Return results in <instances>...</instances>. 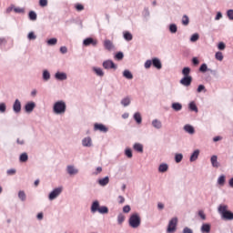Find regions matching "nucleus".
Returning <instances> with one entry per match:
<instances>
[{"instance_id":"1","label":"nucleus","mask_w":233,"mask_h":233,"mask_svg":"<svg viewBox=\"0 0 233 233\" xmlns=\"http://www.w3.org/2000/svg\"><path fill=\"white\" fill-rule=\"evenodd\" d=\"M218 212L221 216V219H224V221L233 220V212L228 210V205L220 204L218 208Z\"/></svg>"},{"instance_id":"2","label":"nucleus","mask_w":233,"mask_h":233,"mask_svg":"<svg viewBox=\"0 0 233 233\" xmlns=\"http://www.w3.org/2000/svg\"><path fill=\"white\" fill-rule=\"evenodd\" d=\"M182 75L184 76L179 83L182 86H190L192 85V76H190V67H184L182 69Z\"/></svg>"},{"instance_id":"3","label":"nucleus","mask_w":233,"mask_h":233,"mask_svg":"<svg viewBox=\"0 0 233 233\" xmlns=\"http://www.w3.org/2000/svg\"><path fill=\"white\" fill-rule=\"evenodd\" d=\"M53 112L58 116H61L66 112V103L63 100L56 101L53 106Z\"/></svg>"},{"instance_id":"4","label":"nucleus","mask_w":233,"mask_h":233,"mask_svg":"<svg viewBox=\"0 0 233 233\" xmlns=\"http://www.w3.org/2000/svg\"><path fill=\"white\" fill-rule=\"evenodd\" d=\"M128 224L131 228H139L141 227V216L138 213H133L129 217Z\"/></svg>"},{"instance_id":"5","label":"nucleus","mask_w":233,"mask_h":233,"mask_svg":"<svg viewBox=\"0 0 233 233\" xmlns=\"http://www.w3.org/2000/svg\"><path fill=\"white\" fill-rule=\"evenodd\" d=\"M176 230H177V218L175 217L169 220L167 232L174 233Z\"/></svg>"},{"instance_id":"6","label":"nucleus","mask_w":233,"mask_h":233,"mask_svg":"<svg viewBox=\"0 0 233 233\" xmlns=\"http://www.w3.org/2000/svg\"><path fill=\"white\" fill-rule=\"evenodd\" d=\"M61 192H63V187H56L55 189H53L48 195L49 201H54V199H57V198L61 196Z\"/></svg>"},{"instance_id":"7","label":"nucleus","mask_w":233,"mask_h":233,"mask_svg":"<svg viewBox=\"0 0 233 233\" xmlns=\"http://www.w3.org/2000/svg\"><path fill=\"white\" fill-rule=\"evenodd\" d=\"M103 68L105 70H117V65L114 63V61L108 59L105 60L102 64Z\"/></svg>"},{"instance_id":"8","label":"nucleus","mask_w":233,"mask_h":233,"mask_svg":"<svg viewBox=\"0 0 233 233\" xmlns=\"http://www.w3.org/2000/svg\"><path fill=\"white\" fill-rule=\"evenodd\" d=\"M97 39L93 38V37H87L86 39L83 40V46H97Z\"/></svg>"},{"instance_id":"9","label":"nucleus","mask_w":233,"mask_h":233,"mask_svg":"<svg viewBox=\"0 0 233 233\" xmlns=\"http://www.w3.org/2000/svg\"><path fill=\"white\" fill-rule=\"evenodd\" d=\"M94 130L95 131H99V132H103L104 134H106V132H108V127H106V126L103 125V124H97L96 123L94 125Z\"/></svg>"},{"instance_id":"10","label":"nucleus","mask_w":233,"mask_h":233,"mask_svg":"<svg viewBox=\"0 0 233 233\" xmlns=\"http://www.w3.org/2000/svg\"><path fill=\"white\" fill-rule=\"evenodd\" d=\"M66 172L69 176H76L79 174V169L76 168L75 166L69 165L66 167Z\"/></svg>"},{"instance_id":"11","label":"nucleus","mask_w":233,"mask_h":233,"mask_svg":"<svg viewBox=\"0 0 233 233\" xmlns=\"http://www.w3.org/2000/svg\"><path fill=\"white\" fill-rule=\"evenodd\" d=\"M67 78H68V76L66 75V73L56 72L55 74V79H56L57 81H66Z\"/></svg>"},{"instance_id":"12","label":"nucleus","mask_w":233,"mask_h":233,"mask_svg":"<svg viewBox=\"0 0 233 233\" xmlns=\"http://www.w3.org/2000/svg\"><path fill=\"white\" fill-rule=\"evenodd\" d=\"M34 108H35V102H28L25 106V111L27 114H31V112H34Z\"/></svg>"},{"instance_id":"13","label":"nucleus","mask_w":233,"mask_h":233,"mask_svg":"<svg viewBox=\"0 0 233 233\" xmlns=\"http://www.w3.org/2000/svg\"><path fill=\"white\" fill-rule=\"evenodd\" d=\"M13 110L15 114H19L21 112V101L19 99H15L13 104Z\"/></svg>"},{"instance_id":"14","label":"nucleus","mask_w":233,"mask_h":233,"mask_svg":"<svg viewBox=\"0 0 233 233\" xmlns=\"http://www.w3.org/2000/svg\"><path fill=\"white\" fill-rule=\"evenodd\" d=\"M152 65L157 70H161V68H163V65L161 64V60H159V58H157V57H155V58L152 59Z\"/></svg>"},{"instance_id":"15","label":"nucleus","mask_w":233,"mask_h":233,"mask_svg":"<svg viewBox=\"0 0 233 233\" xmlns=\"http://www.w3.org/2000/svg\"><path fill=\"white\" fill-rule=\"evenodd\" d=\"M82 146L90 148V147H92V138L90 137L83 138Z\"/></svg>"},{"instance_id":"16","label":"nucleus","mask_w":233,"mask_h":233,"mask_svg":"<svg viewBox=\"0 0 233 233\" xmlns=\"http://www.w3.org/2000/svg\"><path fill=\"white\" fill-rule=\"evenodd\" d=\"M210 163L213 168H219V163L218 162V156L216 155L211 156Z\"/></svg>"},{"instance_id":"17","label":"nucleus","mask_w":233,"mask_h":233,"mask_svg":"<svg viewBox=\"0 0 233 233\" xmlns=\"http://www.w3.org/2000/svg\"><path fill=\"white\" fill-rule=\"evenodd\" d=\"M99 201L95 200L91 205V212L92 214H96V212H99Z\"/></svg>"},{"instance_id":"18","label":"nucleus","mask_w":233,"mask_h":233,"mask_svg":"<svg viewBox=\"0 0 233 233\" xmlns=\"http://www.w3.org/2000/svg\"><path fill=\"white\" fill-rule=\"evenodd\" d=\"M184 130L187 132V134H190V136L196 134V129H194V127L190 126L189 124L184 126Z\"/></svg>"},{"instance_id":"19","label":"nucleus","mask_w":233,"mask_h":233,"mask_svg":"<svg viewBox=\"0 0 233 233\" xmlns=\"http://www.w3.org/2000/svg\"><path fill=\"white\" fill-rule=\"evenodd\" d=\"M199 157V149L195 150L189 158L190 163H194V161H198V158Z\"/></svg>"},{"instance_id":"20","label":"nucleus","mask_w":233,"mask_h":233,"mask_svg":"<svg viewBox=\"0 0 233 233\" xmlns=\"http://www.w3.org/2000/svg\"><path fill=\"white\" fill-rule=\"evenodd\" d=\"M133 118L135 119L137 125H141V123H143V117H141L140 112H136L133 116Z\"/></svg>"},{"instance_id":"21","label":"nucleus","mask_w":233,"mask_h":233,"mask_svg":"<svg viewBox=\"0 0 233 233\" xmlns=\"http://www.w3.org/2000/svg\"><path fill=\"white\" fill-rule=\"evenodd\" d=\"M171 108H173L175 112H179L183 109V105H181L179 102H175L171 105Z\"/></svg>"},{"instance_id":"22","label":"nucleus","mask_w":233,"mask_h":233,"mask_svg":"<svg viewBox=\"0 0 233 233\" xmlns=\"http://www.w3.org/2000/svg\"><path fill=\"white\" fill-rule=\"evenodd\" d=\"M97 182H98V185H100V187H106V185L110 183V178L108 177H106L104 178L98 179Z\"/></svg>"},{"instance_id":"23","label":"nucleus","mask_w":233,"mask_h":233,"mask_svg":"<svg viewBox=\"0 0 233 233\" xmlns=\"http://www.w3.org/2000/svg\"><path fill=\"white\" fill-rule=\"evenodd\" d=\"M93 72H95L98 77H103L105 76V72L101 67H93Z\"/></svg>"},{"instance_id":"24","label":"nucleus","mask_w":233,"mask_h":233,"mask_svg":"<svg viewBox=\"0 0 233 233\" xmlns=\"http://www.w3.org/2000/svg\"><path fill=\"white\" fill-rule=\"evenodd\" d=\"M123 77L126 79H134V75H132V72L130 70L126 69L123 71Z\"/></svg>"},{"instance_id":"25","label":"nucleus","mask_w":233,"mask_h":233,"mask_svg":"<svg viewBox=\"0 0 233 233\" xmlns=\"http://www.w3.org/2000/svg\"><path fill=\"white\" fill-rule=\"evenodd\" d=\"M152 127H154V128H157V130H159V128H162L163 124L158 119H154L152 121Z\"/></svg>"},{"instance_id":"26","label":"nucleus","mask_w":233,"mask_h":233,"mask_svg":"<svg viewBox=\"0 0 233 233\" xmlns=\"http://www.w3.org/2000/svg\"><path fill=\"white\" fill-rule=\"evenodd\" d=\"M134 150L136 152H139L140 154H143V144L135 143L133 146Z\"/></svg>"},{"instance_id":"27","label":"nucleus","mask_w":233,"mask_h":233,"mask_svg":"<svg viewBox=\"0 0 233 233\" xmlns=\"http://www.w3.org/2000/svg\"><path fill=\"white\" fill-rule=\"evenodd\" d=\"M104 47L106 48V50H112V48H114V44H112V41L110 40H105Z\"/></svg>"},{"instance_id":"28","label":"nucleus","mask_w":233,"mask_h":233,"mask_svg":"<svg viewBox=\"0 0 233 233\" xmlns=\"http://www.w3.org/2000/svg\"><path fill=\"white\" fill-rule=\"evenodd\" d=\"M168 170V164H160L158 167V172H161L162 174L167 172Z\"/></svg>"},{"instance_id":"29","label":"nucleus","mask_w":233,"mask_h":233,"mask_svg":"<svg viewBox=\"0 0 233 233\" xmlns=\"http://www.w3.org/2000/svg\"><path fill=\"white\" fill-rule=\"evenodd\" d=\"M123 35H124V39L126 40V41H132V39H133V35H132V34L130 33V32H128V31H125L124 33H123Z\"/></svg>"},{"instance_id":"30","label":"nucleus","mask_w":233,"mask_h":233,"mask_svg":"<svg viewBox=\"0 0 233 233\" xmlns=\"http://www.w3.org/2000/svg\"><path fill=\"white\" fill-rule=\"evenodd\" d=\"M225 181H227L225 175H221L218 178V185H219L220 187H224L225 186Z\"/></svg>"},{"instance_id":"31","label":"nucleus","mask_w":233,"mask_h":233,"mask_svg":"<svg viewBox=\"0 0 233 233\" xmlns=\"http://www.w3.org/2000/svg\"><path fill=\"white\" fill-rule=\"evenodd\" d=\"M201 232L210 233V224H203L201 227Z\"/></svg>"},{"instance_id":"32","label":"nucleus","mask_w":233,"mask_h":233,"mask_svg":"<svg viewBox=\"0 0 233 233\" xmlns=\"http://www.w3.org/2000/svg\"><path fill=\"white\" fill-rule=\"evenodd\" d=\"M27 39L29 41H35L37 39V35H35V33H34V31L29 32V34L27 35Z\"/></svg>"},{"instance_id":"33","label":"nucleus","mask_w":233,"mask_h":233,"mask_svg":"<svg viewBox=\"0 0 233 233\" xmlns=\"http://www.w3.org/2000/svg\"><path fill=\"white\" fill-rule=\"evenodd\" d=\"M188 23H190V19L188 18V15H184L182 16V25H183L184 26H188Z\"/></svg>"},{"instance_id":"34","label":"nucleus","mask_w":233,"mask_h":233,"mask_svg":"<svg viewBox=\"0 0 233 233\" xmlns=\"http://www.w3.org/2000/svg\"><path fill=\"white\" fill-rule=\"evenodd\" d=\"M19 159L21 163H26L28 161V155L26 153H23L20 155Z\"/></svg>"},{"instance_id":"35","label":"nucleus","mask_w":233,"mask_h":233,"mask_svg":"<svg viewBox=\"0 0 233 233\" xmlns=\"http://www.w3.org/2000/svg\"><path fill=\"white\" fill-rule=\"evenodd\" d=\"M42 76H43V79L45 81H49V79H50V72H48V70H44Z\"/></svg>"},{"instance_id":"36","label":"nucleus","mask_w":233,"mask_h":233,"mask_svg":"<svg viewBox=\"0 0 233 233\" xmlns=\"http://www.w3.org/2000/svg\"><path fill=\"white\" fill-rule=\"evenodd\" d=\"M124 222H125V215H123V213L118 214L117 216L118 225H123Z\"/></svg>"},{"instance_id":"37","label":"nucleus","mask_w":233,"mask_h":233,"mask_svg":"<svg viewBox=\"0 0 233 233\" xmlns=\"http://www.w3.org/2000/svg\"><path fill=\"white\" fill-rule=\"evenodd\" d=\"M98 212L99 214H108V208L106 206H101Z\"/></svg>"},{"instance_id":"38","label":"nucleus","mask_w":233,"mask_h":233,"mask_svg":"<svg viewBox=\"0 0 233 233\" xmlns=\"http://www.w3.org/2000/svg\"><path fill=\"white\" fill-rule=\"evenodd\" d=\"M18 198L19 199H21L22 201H26V194L25 193V191L20 190L18 192Z\"/></svg>"},{"instance_id":"39","label":"nucleus","mask_w":233,"mask_h":233,"mask_svg":"<svg viewBox=\"0 0 233 233\" xmlns=\"http://www.w3.org/2000/svg\"><path fill=\"white\" fill-rule=\"evenodd\" d=\"M169 32L171 34H176V32H177V25L176 24L169 25Z\"/></svg>"},{"instance_id":"40","label":"nucleus","mask_w":233,"mask_h":233,"mask_svg":"<svg viewBox=\"0 0 233 233\" xmlns=\"http://www.w3.org/2000/svg\"><path fill=\"white\" fill-rule=\"evenodd\" d=\"M121 105L124 106H128L130 105V97L127 96L121 100Z\"/></svg>"},{"instance_id":"41","label":"nucleus","mask_w":233,"mask_h":233,"mask_svg":"<svg viewBox=\"0 0 233 233\" xmlns=\"http://www.w3.org/2000/svg\"><path fill=\"white\" fill-rule=\"evenodd\" d=\"M215 58L217 61H223V53L221 51H218L215 54Z\"/></svg>"},{"instance_id":"42","label":"nucleus","mask_w":233,"mask_h":233,"mask_svg":"<svg viewBox=\"0 0 233 233\" xmlns=\"http://www.w3.org/2000/svg\"><path fill=\"white\" fill-rule=\"evenodd\" d=\"M175 161L176 163H181V161H183V154H176L175 156Z\"/></svg>"},{"instance_id":"43","label":"nucleus","mask_w":233,"mask_h":233,"mask_svg":"<svg viewBox=\"0 0 233 233\" xmlns=\"http://www.w3.org/2000/svg\"><path fill=\"white\" fill-rule=\"evenodd\" d=\"M29 19L31 21H35L37 19V14H35V12H34V11H30L29 12Z\"/></svg>"},{"instance_id":"44","label":"nucleus","mask_w":233,"mask_h":233,"mask_svg":"<svg viewBox=\"0 0 233 233\" xmlns=\"http://www.w3.org/2000/svg\"><path fill=\"white\" fill-rule=\"evenodd\" d=\"M189 109L191 110V112H198V106H196V103L190 102Z\"/></svg>"},{"instance_id":"45","label":"nucleus","mask_w":233,"mask_h":233,"mask_svg":"<svg viewBox=\"0 0 233 233\" xmlns=\"http://www.w3.org/2000/svg\"><path fill=\"white\" fill-rule=\"evenodd\" d=\"M47 45L49 46H54L55 45H57V38H51L47 40Z\"/></svg>"},{"instance_id":"46","label":"nucleus","mask_w":233,"mask_h":233,"mask_svg":"<svg viewBox=\"0 0 233 233\" xmlns=\"http://www.w3.org/2000/svg\"><path fill=\"white\" fill-rule=\"evenodd\" d=\"M208 66H207V64H202L199 67V72H202L203 74H205V72H208Z\"/></svg>"},{"instance_id":"47","label":"nucleus","mask_w":233,"mask_h":233,"mask_svg":"<svg viewBox=\"0 0 233 233\" xmlns=\"http://www.w3.org/2000/svg\"><path fill=\"white\" fill-rule=\"evenodd\" d=\"M198 39H199V34H198V33L193 34L190 37L191 43H196V41H198Z\"/></svg>"},{"instance_id":"48","label":"nucleus","mask_w":233,"mask_h":233,"mask_svg":"<svg viewBox=\"0 0 233 233\" xmlns=\"http://www.w3.org/2000/svg\"><path fill=\"white\" fill-rule=\"evenodd\" d=\"M8 43V40L5 37H0V48H3V46H6V44Z\"/></svg>"},{"instance_id":"49","label":"nucleus","mask_w":233,"mask_h":233,"mask_svg":"<svg viewBox=\"0 0 233 233\" xmlns=\"http://www.w3.org/2000/svg\"><path fill=\"white\" fill-rule=\"evenodd\" d=\"M125 156H127V157H128L129 159H131V157H133V155H132V149H130V148H126V150H125Z\"/></svg>"},{"instance_id":"50","label":"nucleus","mask_w":233,"mask_h":233,"mask_svg":"<svg viewBox=\"0 0 233 233\" xmlns=\"http://www.w3.org/2000/svg\"><path fill=\"white\" fill-rule=\"evenodd\" d=\"M123 57H125V55L123 54V52H118L116 54L115 58L117 61H121V59H123Z\"/></svg>"},{"instance_id":"51","label":"nucleus","mask_w":233,"mask_h":233,"mask_svg":"<svg viewBox=\"0 0 233 233\" xmlns=\"http://www.w3.org/2000/svg\"><path fill=\"white\" fill-rule=\"evenodd\" d=\"M14 12L15 14H25V8H23V7H14Z\"/></svg>"},{"instance_id":"52","label":"nucleus","mask_w":233,"mask_h":233,"mask_svg":"<svg viewBox=\"0 0 233 233\" xmlns=\"http://www.w3.org/2000/svg\"><path fill=\"white\" fill-rule=\"evenodd\" d=\"M75 8L77 10V12H82V10H85V6L81 4L75 5Z\"/></svg>"},{"instance_id":"53","label":"nucleus","mask_w":233,"mask_h":233,"mask_svg":"<svg viewBox=\"0 0 233 233\" xmlns=\"http://www.w3.org/2000/svg\"><path fill=\"white\" fill-rule=\"evenodd\" d=\"M0 112L2 114H5V112H6V104L5 103H0Z\"/></svg>"},{"instance_id":"54","label":"nucleus","mask_w":233,"mask_h":233,"mask_svg":"<svg viewBox=\"0 0 233 233\" xmlns=\"http://www.w3.org/2000/svg\"><path fill=\"white\" fill-rule=\"evenodd\" d=\"M227 15L230 21H233V9H229L227 11Z\"/></svg>"},{"instance_id":"55","label":"nucleus","mask_w":233,"mask_h":233,"mask_svg":"<svg viewBox=\"0 0 233 233\" xmlns=\"http://www.w3.org/2000/svg\"><path fill=\"white\" fill-rule=\"evenodd\" d=\"M145 68L148 69L152 66V60H147L144 64Z\"/></svg>"},{"instance_id":"56","label":"nucleus","mask_w":233,"mask_h":233,"mask_svg":"<svg viewBox=\"0 0 233 233\" xmlns=\"http://www.w3.org/2000/svg\"><path fill=\"white\" fill-rule=\"evenodd\" d=\"M15 172H17L15 169L11 168L6 171L7 176H15Z\"/></svg>"},{"instance_id":"57","label":"nucleus","mask_w":233,"mask_h":233,"mask_svg":"<svg viewBox=\"0 0 233 233\" xmlns=\"http://www.w3.org/2000/svg\"><path fill=\"white\" fill-rule=\"evenodd\" d=\"M39 5L43 7L48 6V0H39Z\"/></svg>"},{"instance_id":"58","label":"nucleus","mask_w":233,"mask_h":233,"mask_svg":"<svg viewBox=\"0 0 233 233\" xmlns=\"http://www.w3.org/2000/svg\"><path fill=\"white\" fill-rule=\"evenodd\" d=\"M203 90H204V92H207V90L205 89V86H204L203 85H199V86H198L197 92H198V94H200V92H203Z\"/></svg>"},{"instance_id":"59","label":"nucleus","mask_w":233,"mask_h":233,"mask_svg":"<svg viewBox=\"0 0 233 233\" xmlns=\"http://www.w3.org/2000/svg\"><path fill=\"white\" fill-rule=\"evenodd\" d=\"M198 216L199 218H201V219H203L205 221V219H207V216L205 215V212H203V210H199L198 211Z\"/></svg>"},{"instance_id":"60","label":"nucleus","mask_w":233,"mask_h":233,"mask_svg":"<svg viewBox=\"0 0 233 233\" xmlns=\"http://www.w3.org/2000/svg\"><path fill=\"white\" fill-rule=\"evenodd\" d=\"M101 172H103V167H96V171L93 174H94V176H97V175L101 174Z\"/></svg>"},{"instance_id":"61","label":"nucleus","mask_w":233,"mask_h":233,"mask_svg":"<svg viewBox=\"0 0 233 233\" xmlns=\"http://www.w3.org/2000/svg\"><path fill=\"white\" fill-rule=\"evenodd\" d=\"M218 50H225V48H226L225 43H223V42L218 43Z\"/></svg>"},{"instance_id":"62","label":"nucleus","mask_w":233,"mask_h":233,"mask_svg":"<svg viewBox=\"0 0 233 233\" xmlns=\"http://www.w3.org/2000/svg\"><path fill=\"white\" fill-rule=\"evenodd\" d=\"M182 233H194V231L192 229H190V228L186 227L183 228Z\"/></svg>"},{"instance_id":"63","label":"nucleus","mask_w":233,"mask_h":233,"mask_svg":"<svg viewBox=\"0 0 233 233\" xmlns=\"http://www.w3.org/2000/svg\"><path fill=\"white\" fill-rule=\"evenodd\" d=\"M131 208L130 206L127 205L123 208V212H125V214H128V212H130Z\"/></svg>"},{"instance_id":"64","label":"nucleus","mask_w":233,"mask_h":233,"mask_svg":"<svg viewBox=\"0 0 233 233\" xmlns=\"http://www.w3.org/2000/svg\"><path fill=\"white\" fill-rule=\"evenodd\" d=\"M60 52L61 54H66V52H68V48H66V46H61Z\"/></svg>"}]
</instances>
